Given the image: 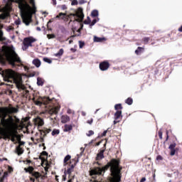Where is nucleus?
I'll list each match as a JSON object with an SVG mask.
<instances>
[{"label": "nucleus", "instance_id": "nucleus-1", "mask_svg": "<svg viewBox=\"0 0 182 182\" xmlns=\"http://www.w3.org/2000/svg\"><path fill=\"white\" fill-rule=\"evenodd\" d=\"M4 80L8 82L9 83H15L16 87L20 92L22 97H26V99L31 100V96H29V90L26 89L25 85L22 82V77H17L16 73L13 70L9 69L3 72Z\"/></svg>", "mask_w": 182, "mask_h": 182}, {"label": "nucleus", "instance_id": "nucleus-2", "mask_svg": "<svg viewBox=\"0 0 182 182\" xmlns=\"http://www.w3.org/2000/svg\"><path fill=\"white\" fill-rule=\"evenodd\" d=\"M72 156L67 155L63 160V166H69L67 169L64 171V175H63V181H66V177H68V182H73L75 180V167L79 161V158H75L70 160Z\"/></svg>", "mask_w": 182, "mask_h": 182}, {"label": "nucleus", "instance_id": "nucleus-3", "mask_svg": "<svg viewBox=\"0 0 182 182\" xmlns=\"http://www.w3.org/2000/svg\"><path fill=\"white\" fill-rule=\"evenodd\" d=\"M6 59L9 65H12L13 68L16 66V63H22L21 58L15 52V50L12 48H7L3 52V54L0 55V59Z\"/></svg>", "mask_w": 182, "mask_h": 182}, {"label": "nucleus", "instance_id": "nucleus-4", "mask_svg": "<svg viewBox=\"0 0 182 182\" xmlns=\"http://www.w3.org/2000/svg\"><path fill=\"white\" fill-rule=\"evenodd\" d=\"M72 16H76L77 18H75L74 21L76 22H82L85 18V14H83V9L79 7L75 14H70L68 15L66 13H59L55 17V19H58L59 21H63L64 22H68L69 19Z\"/></svg>", "mask_w": 182, "mask_h": 182}, {"label": "nucleus", "instance_id": "nucleus-5", "mask_svg": "<svg viewBox=\"0 0 182 182\" xmlns=\"http://www.w3.org/2000/svg\"><path fill=\"white\" fill-rule=\"evenodd\" d=\"M8 107H1L0 109V119L1 124L3 129H10L15 126V120L14 117L11 115H9V118L6 119L8 116Z\"/></svg>", "mask_w": 182, "mask_h": 182}, {"label": "nucleus", "instance_id": "nucleus-6", "mask_svg": "<svg viewBox=\"0 0 182 182\" xmlns=\"http://www.w3.org/2000/svg\"><path fill=\"white\" fill-rule=\"evenodd\" d=\"M18 134V131L15 128V125L10 128H2L0 127V139H4V140H11L13 142L15 141V139Z\"/></svg>", "mask_w": 182, "mask_h": 182}, {"label": "nucleus", "instance_id": "nucleus-7", "mask_svg": "<svg viewBox=\"0 0 182 182\" xmlns=\"http://www.w3.org/2000/svg\"><path fill=\"white\" fill-rule=\"evenodd\" d=\"M24 171L26 173H28V174H31L33 177H30V181L31 182H41L39 178L43 179L44 176L42 175V173L35 171V168L33 166H29L28 168H24Z\"/></svg>", "mask_w": 182, "mask_h": 182}, {"label": "nucleus", "instance_id": "nucleus-8", "mask_svg": "<svg viewBox=\"0 0 182 182\" xmlns=\"http://www.w3.org/2000/svg\"><path fill=\"white\" fill-rule=\"evenodd\" d=\"M31 100L35 103L36 106H42V105H48L49 102H50V99L49 97H42L38 94H33V97Z\"/></svg>", "mask_w": 182, "mask_h": 182}, {"label": "nucleus", "instance_id": "nucleus-9", "mask_svg": "<svg viewBox=\"0 0 182 182\" xmlns=\"http://www.w3.org/2000/svg\"><path fill=\"white\" fill-rule=\"evenodd\" d=\"M36 42V38H33V36H29L23 38V50H26L29 48H32V44Z\"/></svg>", "mask_w": 182, "mask_h": 182}, {"label": "nucleus", "instance_id": "nucleus-10", "mask_svg": "<svg viewBox=\"0 0 182 182\" xmlns=\"http://www.w3.org/2000/svg\"><path fill=\"white\" fill-rule=\"evenodd\" d=\"M99 68L100 70H102V72H105L109 68H110V63L107 60L102 61L100 63Z\"/></svg>", "mask_w": 182, "mask_h": 182}, {"label": "nucleus", "instance_id": "nucleus-11", "mask_svg": "<svg viewBox=\"0 0 182 182\" xmlns=\"http://www.w3.org/2000/svg\"><path fill=\"white\" fill-rule=\"evenodd\" d=\"M106 151V143L104 144L103 149H100V152L97 154L96 160H102L105 159V151Z\"/></svg>", "mask_w": 182, "mask_h": 182}, {"label": "nucleus", "instance_id": "nucleus-12", "mask_svg": "<svg viewBox=\"0 0 182 182\" xmlns=\"http://www.w3.org/2000/svg\"><path fill=\"white\" fill-rule=\"evenodd\" d=\"M123 117V115H122V111H117L114 113V124H117V123L120 122V119Z\"/></svg>", "mask_w": 182, "mask_h": 182}, {"label": "nucleus", "instance_id": "nucleus-13", "mask_svg": "<svg viewBox=\"0 0 182 182\" xmlns=\"http://www.w3.org/2000/svg\"><path fill=\"white\" fill-rule=\"evenodd\" d=\"M35 126H43L45 124V122H43V119L41 118L40 117H36L33 120Z\"/></svg>", "mask_w": 182, "mask_h": 182}, {"label": "nucleus", "instance_id": "nucleus-14", "mask_svg": "<svg viewBox=\"0 0 182 182\" xmlns=\"http://www.w3.org/2000/svg\"><path fill=\"white\" fill-rule=\"evenodd\" d=\"M39 159L40 160H41L42 163H43V161H46V159H48V152H46V151H42L41 156H39Z\"/></svg>", "mask_w": 182, "mask_h": 182}, {"label": "nucleus", "instance_id": "nucleus-15", "mask_svg": "<svg viewBox=\"0 0 182 182\" xmlns=\"http://www.w3.org/2000/svg\"><path fill=\"white\" fill-rule=\"evenodd\" d=\"M60 110V105L55 106L50 109L51 114H58Z\"/></svg>", "mask_w": 182, "mask_h": 182}, {"label": "nucleus", "instance_id": "nucleus-16", "mask_svg": "<svg viewBox=\"0 0 182 182\" xmlns=\"http://www.w3.org/2000/svg\"><path fill=\"white\" fill-rule=\"evenodd\" d=\"M72 130H73V126H72V124H66L64 125L63 132H72Z\"/></svg>", "mask_w": 182, "mask_h": 182}, {"label": "nucleus", "instance_id": "nucleus-17", "mask_svg": "<svg viewBox=\"0 0 182 182\" xmlns=\"http://www.w3.org/2000/svg\"><path fill=\"white\" fill-rule=\"evenodd\" d=\"M4 2H6V8H7V9H11V6H12V2H15V1L16 0H4Z\"/></svg>", "mask_w": 182, "mask_h": 182}, {"label": "nucleus", "instance_id": "nucleus-18", "mask_svg": "<svg viewBox=\"0 0 182 182\" xmlns=\"http://www.w3.org/2000/svg\"><path fill=\"white\" fill-rule=\"evenodd\" d=\"M153 40L150 37H144L141 39V42L144 45H148L149 42H151Z\"/></svg>", "mask_w": 182, "mask_h": 182}, {"label": "nucleus", "instance_id": "nucleus-19", "mask_svg": "<svg viewBox=\"0 0 182 182\" xmlns=\"http://www.w3.org/2000/svg\"><path fill=\"white\" fill-rule=\"evenodd\" d=\"M52 130L50 129H48V128H44L41 130H40L41 132V134H43V137H45V136H46V134L50 133Z\"/></svg>", "mask_w": 182, "mask_h": 182}, {"label": "nucleus", "instance_id": "nucleus-20", "mask_svg": "<svg viewBox=\"0 0 182 182\" xmlns=\"http://www.w3.org/2000/svg\"><path fill=\"white\" fill-rule=\"evenodd\" d=\"M16 153H17L18 156L23 154V148L21 147V145H18L16 148Z\"/></svg>", "mask_w": 182, "mask_h": 182}, {"label": "nucleus", "instance_id": "nucleus-21", "mask_svg": "<svg viewBox=\"0 0 182 182\" xmlns=\"http://www.w3.org/2000/svg\"><path fill=\"white\" fill-rule=\"evenodd\" d=\"M68 122H70V117L68 115H63L61 117V123H68Z\"/></svg>", "mask_w": 182, "mask_h": 182}, {"label": "nucleus", "instance_id": "nucleus-22", "mask_svg": "<svg viewBox=\"0 0 182 182\" xmlns=\"http://www.w3.org/2000/svg\"><path fill=\"white\" fill-rule=\"evenodd\" d=\"M144 52V48L143 47H138L136 50H135V53L139 55L143 53Z\"/></svg>", "mask_w": 182, "mask_h": 182}, {"label": "nucleus", "instance_id": "nucleus-23", "mask_svg": "<svg viewBox=\"0 0 182 182\" xmlns=\"http://www.w3.org/2000/svg\"><path fill=\"white\" fill-rule=\"evenodd\" d=\"M6 110H7L8 113H11V114L18 113V109L15 108L14 107H11L10 108H7Z\"/></svg>", "mask_w": 182, "mask_h": 182}, {"label": "nucleus", "instance_id": "nucleus-24", "mask_svg": "<svg viewBox=\"0 0 182 182\" xmlns=\"http://www.w3.org/2000/svg\"><path fill=\"white\" fill-rule=\"evenodd\" d=\"M41 60L36 58L33 60V65L36 66V68H39L41 66Z\"/></svg>", "mask_w": 182, "mask_h": 182}, {"label": "nucleus", "instance_id": "nucleus-25", "mask_svg": "<svg viewBox=\"0 0 182 182\" xmlns=\"http://www.w3.org/2000/svg\"><path fill=\"white\" fill-rule=\"evenodd\" d=\"M114 109L117 112H122V110H123V106L122 105V104H117L114 105Z\"/></svg>", "mask_w": 182, "mask_h": 182}, {"label": "nucleus", "instance_id": "nucleus-26", "mask_svg": "<svg viewBox=\"0 0 182 182\" xmlns=\"http://www.w3.org/2000/svg\"><path fill=\"white\" fill-rule=\"evenodd\" d=\"M64 52L65 50L63 48H60L57 53L54 54V56H56V58H60V56L63 55Z\"/></svg>", "mask_w": 182, "mask_h": 182}, {"label": "nucleus", "instance_id": "nucleus-27", "mask_svg": "<svg viewBox=\"0 0 182 182\" xmlns=\"http://www.w3.org/2000/svg\"><path fill=\"white\" fill-rule=\"evenodd\" d=\"M91 16L92 18H97V16H99V11L97 10H93L91 12Z\"/></svg>", "mask_w": 182, "mask_h": 182}, {"label": "nucleus", "instance_id": "nucleus-28", "mask_svg": "<svg viewBox=\"0 0 182 182\" xmlns=\"http://www.w3.org/2000/svg\"><path fill=\"white\" fill-rule=\"evenodd\" d=\"M8 176H9L8 171H5L2 177L0 178L1 179L0 181H5V178H8Z\"/></svg>", "mask_w": 182, "mask_h": 182}, {"label": "nucleus", "instance_id": "nucleus-29", "mask_svg": "<svg viewBox=\"0 0 182 182\" xmlns=\"http://www.w3.org/2000/svg\"><path fill=\"white\" fill-rule=\"evenodd\" d=\"M125 103H127V105H129V106H131V105H133V98H132V97H128V98L125 100Z\"/></svg>", "mask_w": 182, "mask_h": 182}, {"label": "nucleus", "instance_id": "nucleus-30", "mask_svg": "<svg viewBox=\"0 0 182 182\" xmlns=\"http://www.w3.org/2000/svg\"><path fill=\"white\" fill-rule=\"evenodd\" d=\"M43 80L41 77L37 78V85L38 86H43Z\"/></svg>", "mask_w": 182, "mask_h": 182}, {"label": "nucleus", "instance_id": "nucleus-31", "mask_svg": "<svg viewBox=\"0 0 182 182\" xmlns=\"http://www.w3.org/2000/svg\"><path fill=\"white\" fill-rule=\"evenodd\" d=\"M100 18H95L94 20H92V21H91L90 24V27L92 28V26H94V25L97 23L99 22Z\"/></svg>", "mask_w": 182, "mask_h": 182}, {"label": "nucleus", "instance_id": "nucleus-32", "mask_svg": "<svg viewBox=\"0 0 182 182\" xmlns=\"http://www.w3.org/2000/svg\"><path fill=\"white\" fill-rule=\"evenodd\" d=\"M91 22L92 20L90 19V17L87 16V19L83 21V23H85V25H90Z\"/></svg>", "mask_w": 182, "mask_h": 182}, {"label": "nucleus", "instance_id": "nucleus-33", "mask_svg": "<svg viewBox=\"0 0 182 182\" xmlns=\"http://www.w3.org/2000/svg\"><path fill=\"white\" fill-rule=\"evenodd\" d=\"M60 133V131L59 129H53L51 134L52 136H58Z\"/></svg>", "mask_w": 182, "mask_h": 182}, {"label": "nucleus", "instance_id": "nucleus-34", "mask_svg": "<svg viewBox=\"0 0 182 182\" xmlns=\"http://www.w3.org/2000/svg\"><path fill=\"white\" fill-rule=\"evenodd\" d=\"M94 41L95 42H103V41H105V38L95 37Z\"/></svg>", "mask_w": 182, "mask_h": 182}, {"label": "nucleus", "instance_id": "nucleus-35", "mask_svg": "<svg viewBox=\"0 0 182 182\" xmlns=\"http://www.w3.org/2000/svg\"><path fill=\"white\" fill-rule=\"evenodd\" d=\"M176 146H177V144H176V143L171 144V145H169L168 149H169V150L176 149Z\"/></svg>", "mask_w": 182, "mask_h": 182}, {"label": "nucleus", "instance_id": "nucleus-36", "mask_svg": "<svg viewBox=\"0 0 182 182\" xmlns=\"http://www.w3.org/2000/svg\"><path fill=\"white\" fill-rule=\"evenodd\" d=\"M47 38L48 39H55V38H56V36L55 34H48Z\"/></svg>", "mask_w": 182, "mask_h": 182}, {"label": "nucleus", "instance_id": "nucleus-37", "mask_svg": "<svg viewBox=\"0 0 182 182\" xmlns=\"http://www.w3.org/2000/svg\"><path fill=\"white\" fill-rule=\"evenodd\" d=\"M23 163L25 164H27V166H31V164H33V163H32V161L27 159L26 161H24Z\"/></svg>", "mask_w": 182, "mask_h": 182}, {"label": "nucleus", "instance_id": "nucleus-38", "mask_svg": "<svg viewBox=\"0 0 182 182\" xmlns=\"http://www.w3.org/2000/svg\"><path fill=\"white\" fill-rule=\"evenodd\" d=\"M158 136L161 140H163V132L161 131L158 132Z\"/></svg>", "mask_w": 182, "mask_h": 182}, {"label": "nucleus", "instance_id": "nucleus-39", "mask_svg": "<svg viewBox=\"0 0 182 182\" xmlns=\"http://www.w3.org/2000/svg\"><path fill=\"white\" fill-rule=\"evenodd\" d=\"M93 134H95V132L92 130H90L87 134V136H88V137H90V136H93Z\"/></svg>", "mask_w": 182, "mask_h": 182}, {"label": "nucleus", "instance_id": "nucleus-40", "mask_svg": "<svg viewBox=\"0 0 182 182\" xmlns=\"http://www.w3.org/2000/svg\"><path fill=\"white\" fill-rule=\"evenodd\" d=\"M44 62H46L47 63H52V60L48 58H43Z\"/></svg>", "mask_w": 182, "mask_h": 182}, {"label": "nucleus", "instance_id": "nucleus-41", "mask_svg": "<svg viewBox=\"0 0 182 182\" xmlns=\"http://www.w3.org/2000/svg\"><path fill=\"white\" fill-rule=\"evenodd\" d=\"M82 22H83V21H82L81 22H80V28L77 30V32H80L83 30V24L82 23Z\"/></svg>", "mask_w": 182, "mask_h": 182}, {"label": "nucleus", "instance_id": "nucleus-42", "mask_svg": "<svg viewBox=\"0 0 182 182\" xmlns=\"http://www.w3.org/2000/svg\"><path fill=\"white\" fill-rule=\"evenodd\" d=\"M79 46H80V48L82 49V48L85 46V43L82 41H79Z\"/></svg>", "mask_w": 182, "mask_h": 182}, {"label": "nucleus", "instance_id": "nucleus-43", "mask_svg": "<svg viewBox=\"0 0 182 182\" xmlns=\"http://www.w3.org/2000/svg\"><path fill=\"white\" fill-rule=\"evenodd\" d=\"M170 150H171L170 155L174 156L176 154V149H170Z\"/></svg>", "mask_w": 182, "mask_h": 182}, {"label": "nucleus", "instance_id": "nucleus-44", "mask_svg": "<svg viewBox=\"0 0 182 182\" xmlns=\"http://www.w3.org/2000/svg\"><path fill=\"white\" fill-rule=\"evenodd\" d=\"M8 171H9V173H12V171H14V168H12L11 166H8Z\"/></svg>", "mask_w": 182, "mask_h": 182}, {"label": "nucleus", "instance_id": "nucleus-45", "mask_svg": "<svg viewBox=\"0 0 182 182\" xmlns=\"http://www.w3.org/2000/svg\"><path fill=\"white\" fill-rule=\"evenodd\" d=\"M16 25H21V19H17L15 21Z\"/></svg>", "mask_w": 182, "mask_h": 182}, {"label": "nucleus", "instance_id": "nucleus-46", "mask_svg": "<svg viewBox=\"0 0 182 182\" xmlns=\"http://www.w3.org/2000/svg\"><path fill=\"white\" fill-rule=\"evenodd\" d=\"M71 5H77V0H73Z\"/></svg>", "mask_w": 182, "mask_h": 182}, {"label": "nucleus", "instance_id": "nucleus-47", "mask_svg": "<svg viewBox=\"0 0 182 182\" xmlns=\"http://www.w3.org/2000/svg\"><path fill=\"white\" fill-rule=\"evenodd\" d=\"M61 9L63 11H65V10L68 9V7L66 6V5H62L61 6Z\"/></svg>", "mask_w": 182, "mask_h": 182}, {"label": "nucleus", "instance_id": "nucleus-48", "mask_svg": "<svg viewBox=\"0 0 182 182\" xmlns=\"http://www.w3.org/2000/svg\"><path fill=\"white\" fill-rule=\"evenodd\" d=\"M156 160H163V156H161V155L157 156Z\"/></svg>", "mask_w": 182, "mask_h": 182}, {"label": "nucleus", "instance_id": "nucleus-49", "mask_svg": "<svg viewBox=\"0 0 182 182\" xmlns=\"http://www.w3.org/2000/svg\"><path fill=\"white\" fill-rule=\"evenodd\" d=\"M106 134H107V130L103 132V133L102 134V137L106 136Z\"/></svg>", "mask_w": 182, "mask_h": 182}, {"label": "nucleus", "instance_id": "nucleus-50", "mask_svg": "<svg viewBox=\"0 0 182 182\" xmlns=\"http://www.w3.org/2000/svg\"><path fill=\"white\" fill-rule=\"evenodd\" d=\"M78 3L80 5H83V4H85V0H79Z\"/></svg>", "mask_w": 182, "mask_h": 182}, {"label": "nucleus", "instance_id": "nucleus-51", "mask_svg": "<svg viewBox=\"0 0 182 182\" xmlns=\"http://www.w3.org/2000/svg\"><path fill=\"white\" fill-rule=\"evenodd\" d=\"M87 123H88V124H92L93 123V119H91L90 120H88Z\"/></svg>", "mask_w": 182, "mask_h": 182}, {"label": "nucleus", "instance_id": "nucleus-52", "mask_svg": "<svg viewBox=\"0 0 182 182\" xmlns=\"http://www.w3.org/2000/svg\"><path fill=\"white\" fill-rule=\"evenodd\" d=\"M70 50H71V52H73V53H75V52H76V48H70Z\"/></svg>", "mask_w": 182, "mask_h": 182}, {"label": "nucleus", "instance_id": "nucleus-53", "mask_svg": "<svg viewBox=\"0 0 182 182\" xmlns=\"http://www.w3.org/2000/svg\"><path fill=\"white\" fill-rule=\"evenodd\" d=\"M167 140H168V131H166V141H167Z\"/></svg>", "mask_w": 182, "mask_h": 182}, {"label": "nucleus", "instance_id": "nucleus-54", "mask_svg": "<svg viewBox=\"0 0 182 182\" xmlns=\"http://www.w3.org/2000/svg\"><path fill=\"white\" fill-rule=\"evenodd\" d=\"M102 141H100L95 144V146H100Z\"/></svg>", "mask_w": 182, "mask_h": 182}, {"label": "nucleus", "instance_id": "nucleus-55", "mask_svg": "<svg viewBox=\"0 0 182 182\" xmlns=\"http://www.w3.org/2000/svg\"><path fill=\"white\" fill-rule=\"evenodd\" d=\"M23 144H25V142H23V141H20L19 142L20 147H21V146H23Z\"/></svg>", "mask_w": 182, "mask_h": 182}, {"label": "nucleus", "instance_id": "nucleus-56", "mask_svg": "<svg viewBox=\"0 0 182 182\" xmlns=\"http://www.w3.org/2000/svg\"><path fill=\"white\" fill-rule=\"evenodd\" d=\"M4 36V32L2 31H0V38H2Z\"/></svg>", "mask_w": 182, "mask_h": 182}, {"label": "nucleus", "instance_id": "nucleus-57", "mask_svg": "<svg viewBox=\"0 0 182 182\" xmlns=\"http://www.w3.org/2000/svg\"><path fill=\"white\" fill-rule=\"evenodd\" d=\"M144 181H146V178L145 177L142 178L140 181V182H144Z\"/></svg>", "mask_w": 182, "mask_h": 182}, {"label": "nucleus", "instance_id": "nucleus-58", "mask_svg": "<svg viewBox=\"0 0 182 182\" xmlns=\"http://www.w3.org/2000/svg\"><path fill=\"white\" fill-rule=\"evenodd\" d=\"M55 181L59 182V176H55Z\"/></svg>", "mask_w": 182, "mask_h": 182}, {"label": "nucleus", "instance_id": "nucleus-59", "mask_svg": "<svg viewBox=\"0 0 182 182\" xmlns=\"http://www.w3.org/2000/svg\"><path fill=\"white\" fill-rule=\"evenodd\" d=\"M53 4L56 5V0H52Z\"/></svg>", "mask_w": 182, "mask_h": 182}, {"label": "nucleus", "instance_id": "nucleus-60", "mask_svg": "<svg viewBox=\"0 0 182 182\" xmlns=\"http://www.w3.org/2000/svg\"><path fill=\"white\" fill-rule=\"evenodd\" d=\"M179 32H182V26L178 28Z\"/></svg>", "mask_w": 182, "mask_h": 182}, {"label": "nucleus", "instance_id": "nucleus-61", "mask_svg": "<svg viewBox=\"0 0 182 182\" xmlns=\"http://www.w3.org/2000/svg\"><path fill=\"white\" fill-rule=\"evenodd\" d=\"M96 164H97L98 166H102V164L99 163V162H95Z\"/></svg>", "mask_w": 182, "mask_h": 182}, {"label": "nucleus", "instance_id": "nucleus-62", "mask_svg": "<svg viewBox=\"0 0 182 182\" xmlns=\"http://www.w3.org/2000/svg\"><path fill=\"white\" fill-rule=\"evenodd\" d=\"M37 31H41V28L37 27Z\"/></svg>", "mask_w": 182, "mask_h": 182}, {"label": "nucleus", "instance_id": "nucleus-63", "mask_svg": "<svg viewBox=\"0 0 182 182\" xmlns=\"http://www.w3.org/2000/svg\"><path fill=\"white\" fill-rule=\"evenodd\" d=\"M48 22H53V19H50Z\"/></svg>", "mask_w": 182, "mask_h": 182}, {"label": "nucleus", "instance_id": "nucleus-64", "mask_svg": "<svg viewBox=\"0 0 182 182\" xmlns=\"http://www.w3.org/2000/svg\"><path fill=\"white\" fill-rule=\"evenodd\" d=\"M41 141H43V138H41L40 139Z\"/></svg>", "mask_w": 182, "mask_h": 182}]
</instances>
